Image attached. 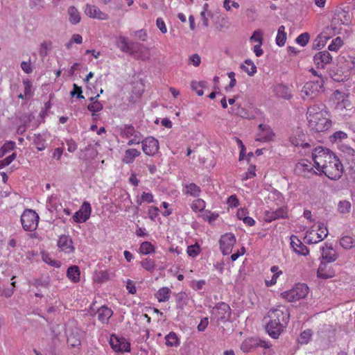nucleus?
Wrapping results in <instances>:
<instances>
[{
  "label": "nucleus",
  "instance_id": "obj_22",
  "mask_svg": "<svg viewBox=\"0 0 355 355\" xmlns=\"http://www.w3.org/2000/svg\"><path fill=\"white\" fill-rule=\"evenodd\" d=\"M58 246L62 251L66 253H71L74 250L72 239L67 235H62L59 237Z\"/></svg>",
  "mask_w": 355,
  "mask_h": 355
},
{
  "label": "nucleus",
  "instance_id": "obj_32",
  "mask_svg": "<svg viewBox=\"0 0 355 355\" xmlns=\"http://www.w3.org/2000/svg\"><path fill=\"white\" fill-rule=\"evenodd\" d=\"M327 266L325 263L321 262L318 269L317 275L319 278L329 279L334 276V272L331 270H327Z\"/></svg>",
  "mask_w": 355,
  "mask_h": 355
},
{
  "label": "nucleus",
  "instance_id": "obj_60",
  "mask_svg": "<svg viewBox=\"0 0 355 355\" xmlns=\"http://www.w3.org/2000/svg\"><path fill=\"white\" fill-rule=\"evenodd\" d=\"M189 62L195 67H198L200 64L201 59L198 54H193L189 57Z\"/></svg>",
  "mask_w": 355,
  "mask_h": 355
},
{
  "label": "nucleus",
  "instance_id": "obj_13",
  "mask_svg": "<svg viewBox=\"0 0 355 355\" xmlns=\"http://www.w3.org/2000/svg\"><path fill=\"white\" fill-rule=\"evenodd\" d=\"M92 207L88 202H84L80 209L73 216V219L76 223H85L90 217Z\"/></svg>",
  "mask_w": 355,
  "mask_h": 355
},
{
  "label": "nucleus",
  "instance_id": "obj_28",
  "mask_svg": "<svg viewBox=\"0 0 355 355\" xmlns=\"http://www.w3.org/2000/svg\"><path fill=\"white\" fill-rule=\"evenodd\" d=\"M120 135L122 137L130 138L131 137L137 136V134L140 133L136 130L132 125H123L119 127Z\"/></svg>",
  "mask_w": 355,
  "mask_h": 355
},
{
  "label": "nucleus",
  "instance_id": "obj_18",
  "mask_svg": "<svg viewBox=\"0 0 355 355\" xmlns=\"http://www.w3.org/2000/svg\"><path fill=\"white\" fill-rule=\"evenodd\" d=\"M325 106L323 104L320 105H313L310 106L306 112L308 122L315 119L316 116H321V115H327V112L325 110Z\"/></svg>",
  "mask_w": 355,
  "mask_h": 355
},
{
  "label": "nucleus",
  "instance_id": "obj_2",
  "mask_svg": "<svg viewBox=\"0 0 355 355\" xmlns=\"http://www.w3.org/2000/svg\"><path fill=\"white\" fill-rule=\"evenodd\" d=\"M323 85L324 80L322 78L307 82L301 90L302 98L304 100L314 99L322 92Z\"/></svg>",
  "mask_w": 355,
  "mask_h": 355
},
{
  "label": "nucleus",
  "instance_id": "obj_17",
  "mask_svg": "<svg viewBox=\"0 0 355 355\" xmlns=\"http://www.w3.org/2000/svg\"><path fill=\"white\" fill-rule=\"evenodd\" d=\"M287 216V208L280 207L275 211L268 210L265 211V220L267 222H271L272 220L284 218Z\"/></svg>",
  "mask_w": 355,
  "mask_h": 355
},
{
  "label": "nucleus",
  "instance_id": "obj_10",
  "mask_svg": "<svg viewBox=\"0 0 355 355\" xmlns=\"http://www.w3.org/2000/svg\"><path fill=\"white\" fill-rule=\"evenodd\" d=\"M219 243L222 253L227 255L232 252V248L236 243V238L234 234L227 233L221 236Z\"/></svg>",
  "mask_w": 355,
  "mask_h": 355
},
{
  "label": "nucleus",
  "instance_id": "obj_5",
  "mask_svg": "<svg viewBox=\"0 0 355 355\" xmlns=\"http://www.w3.org/2000/svg\"><path fill=\"white\" fill-rule=\"evenodd\" d=\"M328 235V230L323 223H320L315 229L312 227L306 232L305 239L308 243H317L324 239Z\"/></svg>",
  "mask_w": 355,
  "mask_h": 355
},
{
  "label": "nucleus",
  "instance_id": "obj_41",
  "mask_svg": "<svg viewBox=\"0 0 355 355\" xmlns=\"http://www.w3.org/2000/svg\"><path fill=\"white\" fill-rule=\"evenodd\" d=\"M141 266L144 270L150 272H153L155 269V263L154 260L149 258L143 259L141 261Z\"/></svg>",
  "mask_w": 355,
  "mask_h": 355
},
{
  "label": "nucleus",
  "instance_id": "obj_46",
  "mask_svg": "<svg viewBox=\"0 0 355 355\" xmlns=\"http://www.w3.org/2000/svg\"><path fill=\"white\" fill-rule=\"evenodd\" d=\"M205 85V82H196L193 81L191 82V86L193 90L196 91L197 94L200 96H202L204 92L202 90V88Z\"/></svg>",
  "mask_w": 355,
  "mask_h": 355
},
{
  "label": "nucleus",
  "instance_id": "obj_15",
  "mask_svg": "<svg viewBox=\"0 0 355 355\" xmlns=\"http://www.w3.org/2000/svg\"><path fill=\"white\" fill-rule=\"evenodd\" d=\"M116 46L123 52L133 53L136 49H139L142 46L141 44L138 42H128L126 39L123 36H120L116 41Z\"/></svg>",
  "mask_w": 355,
  "mask_h": 355
},
{
  "label": "nucleus",
  "instance_id": "obj_31",
  "mask_svg": "<svg viewBox=\"0 0 355 355\" xmlns=\"http://www.w3.org/2000/svg\"><path fill=\"white\" fill-rule=\"evenodd\" d=\"M141 153L137 149H128L125 151V155L122 161L125 164H131L134 162L135 159L139 157Z\"/></svg>",
  "mask_w": 355,
  "mask_h": 355
},
{
  "label": "nucleus",
  "instance_id": "obj_11",
  "mask_svg": "<svg viewBox=\"0 0 355 355\" xmlns=\"http://www.w3.org/2000/svg\"><path fill=\"white\" fill-rule=\"evenodd\" d=\"M144 153L150 156L155 155L159 150V142L153 137H148L141 141Z\"/></svg>",
  "mask_w": 355,
  "mask_h": 355
},
{
  "label": "nucleus",
  "instance_id": "obj_12",
  "mask_svg": "<svg viewBox=\"0 0 355 355\" xmlns=\"http://www.w3.org/2000/svg\"><path fill=\"white\" fill-rule=\"evenodd\" d=\"M350 23L351 17L349 12L340 9L336 11L332 19L331 26L335 29L338 25H349Z\"/></svg>",
  "mask_w": 355,
  "mask_h": 355
},
{
  "label": "nucleus",
  "instance_id": "obj_64",
  "mask_svg": "<svg viewBox=\"0 0 355 355\" xmlns=\"http://www.w3.org/2000/svg\"><path fill=\"white\" fill-rule=\"evenodd\" d=\"M141 135L139 133L137 136H134L132 139H130L128 142V146H132L134 144H139L141 141Z\"/></svg>",
  "mask_w": 355,
  "mask_h": 355
},
{
  "label": "nucleus",
  "instance_id": "obj_44",
  "mask_svg": "<svg viewBox=\"0 0 355 355\" xmlns=\"http://www.w3.org/2000/svg\"><path fill=\"white\" fill-rule=\"evenodd\" d=\"M354 240L349 236H343L340 240V245L346 250L351 249L354 246Z\"/></svg>",
  "mask_w": 355,
  "mask_h": 355
},
{
  "label": "nucleus",
  "instance_id": "obj_16",
  "mask_svg": "<svg viewBox=\"0 0 355 355\" xmlns=\"http://www.w3.org/2000/svg\"><path fill=\"white\" fill-rule=\"evenodd\" d=\"M85 13L90 18L100 20H107L109 16L105 12H102L97 6L90 4L85 6Z\"/></svg>",
  "mask_w": 355,
  "mask_h": 355
},
{
  "label": "nucleus",
  "instance_id": "obj_29",
  "mask_svg": "<svg viewBox=\"0 0 355 355\" xmlns=\"http://www.w3.org/2000/svg\"><path fill=\"white\" fill-rule=\"evenodd\" d=\"M97 316L98 319L102 322V323H107L109 321V319L111 318V316L113 314L112 311L109 309L107 306H101L100 309L97 311Z\"/></svg>",
  "mask_w": 355,
  "mask_h": 355
},
{
  "label": "nucleus",
  "instance_id": "obj_62",
  "mask_svg": "<svg viewBox=\"0 0 355 355\" xmlns=\"http://www.w3.org/2000/svg\"><path fill=\"white\" fill-rule=\"evenodd\" d=\"M21 69L26 73H30L32 72L33 69L31 65L30 62H25L23 61L21 63Z\"/></svg>",
  "mask_w": 355,
  "mask_h": 355
},
{
  "label": "nucleus",
  "instance_id": "obj_33",
  "mask_svg": "<svg viewBox=\"0 0 355 355\" xmlns=\"http://www.w3.org/2000/svg\"><path fill=\"white\" fill-rule=\"evenodd\" d=\"M184 193L193 198L198 197L201 192L200 188L194 183L186 184L184 189Z\"/></svg>",
  "mask_w": 355,
  "mask_h": 355
},
{
  "label": "nucleus",
  "instance_id": "obj_37",
  "mask_svg": "<svg viewBox=\"0 0 355 355\" xmlns=\"http://www.w3.org/2000/svg\"><path fill=\"white\" fill-rule=\"evenodd\" d=\"M67 277L73 282H78L80 280V270L78 266H72L67 269Z\"/></svg>",
  "mask_w": 355,
  "mask_h": 355
},
{
  "label": "nucleus",
  "instance_id": "obj_56",
  "mask_svg": "<svg viewBox=\"0 0 355 355\" xmlns=\"http://www.w3.org/2000/svg\"><path fill=\"white\" fill-rule=\"evenodd\" d=\"M250 40L257 42L259 44H262V32L260 30L255 31L250 37Z\"/></svg>",
  "mask_w": 355,
  "mask_h": 355
},
{
  "label": "nucleus",
  "instance_id": "obj_47",
  "mask_svg": "<svg viewBox=\"0 0 355 355\" xmlns=\"http://www.w3.org/2000/svg\"><path fill=\"white\" fill-rule=\"evenodd\" d=\"M205 208V202L203 200H202L200 198L195 200L191 205V209L194 211H201Z\"/></svg>",
  "mask_w": 355,
  "mask_h": 355
},
{
  "label": "nucleus",
  "instance_id": "obj_8",
  "mask_svg": "<svg viewBox=\"0 0 355 355\" xmlns=\"http://www.w3.org/2000/svg\"><path fill=\"white\" fill-rule=\"evenodd\" d=\"M309 127L316 132H323L328 130L331 125V122L327 115H321V116H316L315 119L309 122Z\"/></svg>",
  "mask_w": 355,
  "mask_h": 355
},
{
  "label": "nucleus",
  "instance_id": "obj_6",
  "mask_svg": "<svg viewBox=\"0 0 355 355\" xmlns=\"http://www.w3.org/2000/svg\"><path fill=\"white\" fill-rule=\"evenodd\" d=\"M268 316L270 319L275 321L277 323L279 322L282 326L283 329L286 327L290 317L289 311L284 306H277L275 309H272L269 311Z\"/></svg>",
  "mask_w": 355,
  "mask_h": 355
},
{
  "label": "nucleus",
  "instance_id": "obj_1",
  "mask_svg": "<svg viewBox=\"0 0 355 355\" xmlns=\"http://www.w3.org/2000/svg\"><path fill=\"white\" fill-rule=\"evenodd\" d=\"M314 166L331 180H338L343 172V164L339 159L328 148H315L312 153Z\"/></svg>",
  "mask_w": 355,
  "mask_h": 355
},
{
  "label": "nucleus",
  "instance_id": "obj_23",
  "mask_svg": "<svg viewBox=\"0 0 355 355\" xmlns=\"http://www.w3.org/2000/svg\"><path fill=\"white\" fill-rule=\"evenodd\" d=\"M290 141L294 146H302L303 148L310 147L308 142L306 141V135L302 131L297 130L291 137Z\"/></svg>",
  "mask_w": 355,
  "mask_h": 355
},
{
  "label": "nucleus",
  "instance_id": "obj_21",
  "mask_svg": "<svg viewBox=\"0 0 355 355\" xmlns=\"http://www.w3.org/2000/svg\"><path fill=\"white\" fill-rule=\"evenodd\" d=\"M313 60L318 68H323L325 64L331 62L332 57L329 51H324L317 53L314 55Z\"/></svg>",
  "mask_w": 355,
  "mask_h": 355
},
{
  "label": "nucleus",
  "instance_id": "obj_45",
  "mask_svg": "<svg viewBox=\"0 0 355 355\" xmlns=\"http://www.w3.org/2000/svg\"><path fill=\"white\" fill-rule=\"evenodd\" d=\"M15 147V143L14 141H7L0 149V157H3L8 151L12 150Z\"/></svg>",
  "mask_w": 355,
  "mask_h": 355
},
{
  "label": "nucleus",
  "instance_id": "obj_14",
  "mask_svg": "<svg viewBox=\"0 0 355 355\" xmlns=\"http://www.w3.org/2000/svg\"><path fill=\"white\" fill-rule=\"evenodd\" d=\"M112 348L116 352H125L130 351V345L124 338H119L112 336L110 340Z\"/></svg>",
  "mask_w": 355,
  "mask_h": 355
},
{
  "label": "nucleus",
  "instance_id": "obj_40",
  "mask_svg": "<svg viewBox=\"0 0 355 355\" xmlns=\"http://www.w3.org/2000/svg\"><path fill=\"white\" fill-rule=\"evenodd\" d=\"M166 345L170 347L178 346L179 345V339L174 332H170L165 336Z\"/></svg>",
  "mask_w": 355,
  "mask_h": 355
},
{
  "label": "nucleus",
  "instance_id": "obj_57",
  "mask_svg": "<svg viewBox=\"0 0 355 355\" xmlns=\"http://www.w3.org/2000/svg\"><path fill=\"white\" fill-rule=\"evenodd\" d=\"M15 158H16V153H13L12 155L7 157L4 159L0 160V164L3 168L6 166H8Z\"/></svg>",
  "mask_w": 355,
  "mask_h": 355
},
{
  "label": "nucleus",
  "instance_id": "obj_54",
  "mask_svg": "<svg viewBox=\"0 0 355 355\" xmlns=\"http://www.w3.org/2000/svg\"><path fill=\"white\" fill-rule=\"evenodd\" d=\"M23 84L24 85V95L26 98H31L33 95L31 88L32 85L30 80H26L23 81Z\"/></svg>",
  "mask_w": 355,
  "mask_h": 355
},
{
  "label": "nucleus",
  "instance_id": "obj_43",
  "mask_svg": "<svg viewBox=\"0 0 355 355\" xmlns=\"http://www.w3.org/2000/svg\"><path fill=\"white\" fill-rule=\"evenodd\" d=\"M277 95L286 99H289L291 95L288 93V88L284 85H279L275 87Z\"/></svg>",
  "mask_w": 355,
  "mask_h": 355
},
{
  "label": "nucleus",
  "instance_id": "obj_20",
  "mask_svg": "<svg viewBox=\"0 0 355 355\" xmlns=\"http://www.w3.org/2000/svg\"><path fill=\"white\" fill-rule=\"evenodd\" d=\"M266 331L268 334L273 338H277L284 331L283 326L277 322V323L270 319L266 324Z\"/></svg>",
  "mask_w": 355,
  "mask_h": 355
},
{
  "label": "nucleus",
  "instance_id": "obj_59",
  "mask_svg": "<svg viewBox=\"0 0 355 355\" xmlns=\"http://www.w3.org/2000/svg\"><path fill=\"white\" fill-rule=\"evenodd\" d=\"M311 336L310 330L304 331L300 335V340L302 343H307Z\"/></svg>",
  "mask_w": 355,
  "mask_h": 355
},
{
  "label": "nucleus",
  "instance_id": "obj_42",
  "mask_svg": "<svg viewBox=\"0 0 355 355\" xmlns=\"http://www.w3.org/2000/svg\"><path fill=\"white\" fill-rule=\"evenodd\" d=\"M155 251V247L151 244L150 242L148 241H144L141 243L140 248H139V252L142 254H148Z\"/></svg>",
  "mask_w": 355,
  "mask_h": 355
},
{
  "label": "nucleus",
  "instance_id": "obj_36",
  "mask_svg": "<svg viewBox=\"0 0 355 355\" xmlns=\"http://www.w3.org/2000/svg\"><path fill=\"white\" fill-rule=\"evenodd\" d=\"M99 97V94L96 96H92L89 98L92 103L88 105L87 109L92 113L99 112L103 109V105L99 102L97 98Z\"/></svg>",
  "mask_w": 355,
  "mask_h": 355
},
{
  "label": "nucleus",
  "instance_id": "obj_25",
  "mask_svg": "<svg viewBox=\"0 0 355 355\" xmlns=\"http://www.w3.org/2000/svg\"><path fill=\"white\" fill-rule=\"evenodd\" d=\"M291 245L293 250L299 254L306 255L309 254L307 247L295 236L291 237Z\"/></svg>",
  "mask_w": 355,
  "mask_h": 355
},
{
  "label": "nucleus",
  "instance_id": "obj_35",
  "mask_svg": "<svg viewBox=\"0 0 355 355\" xmlns=\"http://www.w3.org/2000/svg\"><path fill=\"white\" fill-rule=\"evenodd\" d=\"M241 69L252 76L257 72V67L254 62L249 59L245 60V64L241 65Z\"/></svg>",
  "mask_w": 355,
  "mask_h": 355
},
{
  "label": "nucleus",
  "instance_id": "obj_53",
  "mask_svg": "<svg viewBox=\"0 0 355 355\" xmlns=\"http://www.w3.org/2000/svg\"><path fill=\"white\" fill-rule=\"evenodd\" d=\"M256 167L254 165H250L248 169V171L245 173L242 180H247L248 179L252 178L256 175L255 173Z\"/></svg>",
  "mask_w": 355,
  "mask_h": 355
},
{
  "label": "nucleus",
  "instance_id": "obj_9",
  "mask_svg": "<svg viewBox=\"0 0 355 355\" xmlns=\"http://www.w3.org/2000/svg\"><path fill=\"white\" fill-rule=\"evenodd\" d=\"M212 314L218 320L227 321L230 318L231 309L227 304L220 302L213 309Z\"/></svg>",
  "mask_w": 355,
  "mask_h": 355
},
{
  "label": "nucleus",
  "instance_id": "obj_50",
  "mask_svg": "<svg viewBox=\"0 0 355 355\" xmlns=\"http://www.w3.org/2000/svg\"><path fill=\"white\" fill-rule=\"evenodd\" d=\"M200 246L196 243L195 245H191L188 246L187 248V254L189 256L195 257L200 253Z\"/></svg>",
  "mask_w": 355,
  "mask_h": 355
},
{
  "label": "nucleus",
  "instance_id": "obj_55",
  "mask_svg": "<svg viewBox=\"0 0 355 355\" xmlns=\"http://www.w3.org/2000/svg\"><path fill=\"white\" fill-rule=\"evenodd\" d=\"M37 149L40 151L45 149L46 146L44 141L40 137H36L33 141Z\"/></svg>",
  "mask_w": 355,
  "mask_h": 355
},
{
  "label": "nucleus",
  "instance_id": "obj_30",
  "mask_svg": "<svg viewBox=\"0 0 355 355\" xmlns=\"http://www.w3.org/2000/svg\"><path fill=\"white\" fill-rule=\"evenodd\" d=\"M189 300L188 295L184 292H180L175 295L176 308L182 310Z\"/></svg>",
  "mask_w": 355,
  "mask_h": 355
},
{
  "label": "nucleus",
  "instance_id": "obj_51",
  "mask_svg": "<svg viewBox=\"0 0 355 355\" xmlns=\"http://www.w3.org/2000/svg\"><path fill=\"white\" fill-rule=\"evenodd\" d=\"M310 38V35L308 33H304L300 35L297 39L296 42L297 44L301 45L302 46H304L308 43Z\"/></svg>",
  "mask_w": 355,
  "mask_h": 355
},
{
  "label": "nucleus",
  "instance_id": "obj_48",
  "mask_svg": "<svg viewBox=\"0 0 355 355\" xmlns=\"http://www.w3.org/2000/svg\"><path fill=\"white\" fill-rule=\"evenodd\" d=\"M351 209V203L347 200L340 201L338 205L339 212L345 214L349 212Z\"/></svg>",
  "mask_w": 355,
  "mask_h": 355
},
{
  "label": "nucleus",
  "instance_id": "obj_63",
  "mask_svg": "<svg viewBox=\"0 0 355 355\" xmlns=\"http://www.w3.org/2000/svg\"><path fill=\"white\" fill-rule=\"evenodd\" d=\"M236 114L243 118H248L249 116L248 111L245 108L241 107L240 105L237 106Z\"/></svg>",
  "mask_w": 355,
  "mask_h": 355
},
{
  "label": "nucleus",
  "instance_id": "obj_26",
  "mask_svg": "<svg viewBox=\"0 0 355 355\" xmlns=\"http://www.w3.org/2000/svg\"><path fill=\"white\" fill-rule=\"evenodd\" d=\"M344 67L347 69L344 78H335L334 80L339 82L348 79L351 73H355V58L349 57L345 60Z\"/></svg>",
  "mask_w": 355,
  "mask_h": 355
},
{
  "label": "nucleus",
  "instance_id": "obj_19",
  "mask_svg": "<svg viewBox=\"0 0 355 355\" xmlns=\"http://www.w3.org/2000/svg\"><path fill=\"white\" fill-rule=\"evenodd\" d=\"M270 346V345L268 344V343L263 340H261L259 338H248V339L245 340L243 342V343L242 345V349L243 350H245L246 349H250V348H254V347H261L266 349V348H269Z\"/></svg>",
  "mask_w": 355,
  "mask_h": 355
},
{
  "label": "nucleus",
  "instance_id": "obj_4",
  "mask_svg": "<svg viewBox=\"0 0 355 355\" xmlns=\"http://www.w3.org/2000/svg\"><path fill=\"white\" fill-rule=\"evenodd\" d=\"M308 293L309 287L304 284H299L292 289L282 293V295L288 302H293L304 298Z\"/></svg>",
  "mask_w": 355,
  "mask_h": 355
},
{
  "label": "nucleus",
  "instance_id": "obj_24",
  "mask_svg": "<svg viewBox=\"0 0 355 355\" xmlns=\"http://www.w3.org/2000/svg\"><path fill=\"white\" fill-rule=\"evenodd\" d=\"M259 128L260 129V133L257 139V141L266 142L273 139L275 134L268 125L260 124Z\"/></svg>",
  "mask_w": 355,
  "mask_h": 355
},
{
  "label": "nucleus",
  "instance_id": "obj_52",
  "mask_svg": "<svg viewBox=\"0 0 355 355\" xmlns=\"http://www.w3.org/2000/svg\"><path fill=\"white\" fill-rule=\"evenodd\" d=\"M143 202H148V203L153 202V194L150 193L144 192L141 194V200H138L137 201V203L139 205H141Z\"/></svg>",
  "mask_w": 355,
  "mask_h": 355
},
{
  "label": "nucleus",
  "instance_id": "obj_49",
  "mask_svg": "<svg viewBox=\"0 0 355 355\" xmlns=\"http://www.w3.org/2000/svg\"><path fill=\"white\" fill-rule=\"evenodd\" d=\"M343 45V40L338 37L333 40L332 42L329 45V50L331 51H336Z\"/></svg>",
  "mask_w": 355,
  "mask_h": 355
},
{
  "label": "nucleus",
  "instance_id": "obj_34",
  "mask_svg": "<svg viewBox=\"0 0 355 355\" xmlns=\"http://www.w3.org/2000/svg\"><path fill=\"white\" fill-rule=\"evenodd\" d=\"M171 293L170 288L168 287H162L155 293V297L159 302H166L169 300Z\"/></svg>",
  "mask_w": 355,
  "mask_h": 355
},
{
  "label": "nucleus",
  "instance_id": "obj_27",
  "mask_svg": "<svg viewBox=\"0 0 355 355\" xmlns=\"http://www.w3.org/2000/svg\"><path fill=\"white\" fill-rule=\"evenodd\" d=\"M321 250L322 259L325 261L331 263L337 259V254L331 247H322Z\"/></svg>",
  "mask_w": 355,
  "mask_h": 355
},
{
  "label": "nucleus",
  "instance_id": "obj_38",
  "mask_svg": "<svg viewBox=\"0 0 355 355\" xmlns=\"http://www.w3.org/2000/svg\"><path fill=\"white\" fill-rule=\"evenodd\" d=\"M68 14L69 16V21L72 24H77L78 23L80 22V13L78 11L76 8H75L74 6H70L68 8Z\"/></svg>",
  "mask_w": 355,
  "mask_h": 355
},
{
  "label": "nucleus",
  "instance_id": "obj_58",
  "mask_svg": "<svg viewBox=\"0 0 355 355\" xmlns=\"http://www.w3.org/2000/svg\"><path fill=\"white\" fill-rule=\"evenodd\" d=\"M71 95L72 96L76 95L78 98H84V96L82 95L81 87H78L76 84H73V89L71 92Z\"/></svg>",
  "mask_w": 355,
  "mask_h": 355
},
{
  "label": "nucleus",
  "instance_id": "obj_39",
  "mask_svg": "<svg viewBox=\"0 0 355 355\" xmlns=\"http://www.w3.org/2000/svg\"><path fill=\"white\" fill-rule=\"evenodd\" d=\"M286 40V33H285L284 26H280L278 28L277 35L276 37V44L279 46H283Z\"/></svg>",
  "mask_w": 355,
  "mask_h": 355
},
{
  "label": "nucleus",
  "instance_id": "obj_61",
  "mask_svg": "<svg viewBox=\"0 0 355 355\" xmlns=\"http://www.w3.org/2000/svg\"><path fill=\"white\" fill-rule=\"evenodd\" d=\"M156 24L157 28L162 33H166L167 32L166 24L162 18L157 19Z\"/></svg>",
  "mask_w": 355,
  "mask_h": 355
},
{
  "label": "nucleus",
  "instance_id": "obj_7",
  "mask_svg": "<svg viewBox=\"0 0 355 355\" xmlns=\"http://www.w3.org/2000/svg\"><path fill=\"white\" fill-rule=\"evenodd\" d=\"M295 173L304 178H311L316 174L311 162L307 159H302L296 164L295 167Z\"/></svg>",
  "mask_w": 355,
  "mask_h": 355
},
{
  "label": "nucleus",
  "instance_id": "obj_3",
  "mask_svg": "<svg viewBox=\"0 0 355 355\" xmlns=\"http://www.w3.org/2000/svg\"><path fill=\"white\" fill-rule=\"evenodd\" d=\"M39 215L35 211L26 209L21 216V223L23 229L26 232H33L38 226Z\"/></svg>",
  "mask_w": 355,
  "mask_h": 355
}]
</instances>
